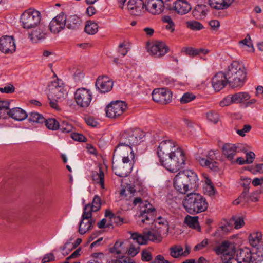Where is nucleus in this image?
<instances>
[{
	"label": "nucleus",
	"instance_id": "nucleus-45",
	"mask_svg": "<svg viewBox=\"0 0 263 263\" xmlns=\"http://www.w3.org/2000/svg\"><path fill=\"white\" fill-rule=\"evenodd\" d=\"M183 248L180 246H175L170 248V255L174 258L182 256Z\"/></svg>",
	"mask_w": 263,
	"mask_h": 263
},
{
	"label": "nucleus",
	"instance_id": "nucleus-21",
	"mask_svg": "<svg viewBox=\"0 0 263 263\" xmlns=\"http://www.w3.org/2000/svg\"><path fill=\"white\" fill-rule=\"evenodd\" d=\"M231 77L246 81L247 72L243 64L237 61L231 63Z\"/></svg>",
	"mask_w": 263,
	"mask_h": 263
},
{
	"label": "nucleus",
	"instance_id": "nucleus-39",
	"mask_svg": "<svg viewBox=\"0 0 263 263\" xmlns=\"http://www.w3.org/2000/svg\"><path fill=\"white\" fill-rule=\"evenodd\" d=\"M184 51L186 55L191 57H195L201 53L205 54L209 52V50L207 49L202 48L196 49L192 47L185 48L184 49Z\"/></svg>",
	"mask_w": 263,
	"mask_h": 263
},
{
	"label": "nucleus",
	"instance_id": "nucleus-24",
	"mask_svg": "<svg viewBox=\"0 0 263 263\" xmlns=\"http://www.w3.org/2000/svg\"><path fill=\"white\" fill-rule=\"evenodd\" d=\"M9 106L7 107L6 117L7 116L17 121H22L28 117V114L25 110L19 107H15L9 109Z\"/></svg>",
	"mask_w": 263,
	"mask_h": 263
},
{
	"label": "nucleus",
	"instance_id": "nucleus-29",
	"mask_svg": "<svg viewBox=\"0 0 263 263\" xmlns=\"http://www.w3.org/2000/svg\"><path fill=\"white\" fill-rule=\"evenodd\" d=\"M95 223V220L92 218L83 219V218H82L79 224V233L81 235L84 234L88 231L91 229Z\"/></svg>",
	"mask_w": 263,
	"mask_h": 263
},
{
	"label": "nucleus",
	"instance_id": "nucleus-62",
	"mask_svg": "<svg viewBox=\"0 0 263 263\" xmlns=\"http://www.w3.org/2000/svg\"><path fill=\"white\" fill-rule=\"evenodd\" d=\"M139 250L140 247L139 246L135 247L134 245H131L128 250V254L134 257L138 254Z\"/></svg>",
	"mask_w": 263,
	"mask_h": 263
},
{
	"label": "nucleus",
	"instance_id": "nucleus-22",
	"mask_svg": "<svg viewBox=\"0 0 263 263\" xmlns=\"http://www.w3.org/2000/svg\"><path fill=\"white\" fill-rule=\"evenodd\" d=\"M145 10L154 15H158L162 12L164 3L162 0H145Z\"/></svg>",
	"mask_w": 263,
	"mask_h": 263
},
{
	"label": "nucleus",
	"instance_id": "nucleus-41",
	"mask_svg": "<svg viewBox=\"0 0 263 263\" xmlns=\"http://www.w3.org/2000/svg\"><path fill=\"white\" fill-rule=\"evenodd\" d=\"M251 261L252 263H260L263 261V250L257 248L251 251Z\"/></svg>",
	"mask_w": 263,
	"mask_h": 263
},
{
	"label": "nucleus",
	"instance_id": "nucleus-2",
	"mask_svg": "<svg viewBox=\"0 0 263 263\" xmlns=\"http://www.w3.org/2000/svg\"><path fill=\"white\" fill-rule=\"evenodd\" d=\"M183 205L187 213L194 215L205 211L208 203L206 199L200 194L191 193L185 197Z\"/></svg>",
	"mask_w": 263,
	"mask_h": 263
},
{
	"label": "nucleus",
	"instance_id": "nucleus-26",
	"mask_svg": "<svg viewBox=\"0 0 263 263\" xmlns=\"http://www.w3.org/2000/svg\"><path fill=\"white\" fill-rule=\"evenodd\" d=\"M46 35L45 27L44 25H41L37 29L29 33V36L33 43H37L44 39Z\"/></svg>",
	"mask_w": 263,
	"mask_h": 263
},
{
	"label": "nucleus",
	"instance_id": "nucleus-23",
	"mask_svg": "<svg viewBox=\"0 0 263 263\" xmlns=\"http://www.w3.org/2000/svg\"><path fill=\"white\" fill-rule=\"evenodd\" d=\"M148 52L156 58H159L165 55L168 51V48L162 42L157 41L148 49Z\"/></svg>",
	"mask_w": 263,
	"mask_h": 263
},
{
	"label": "nucleus",
	"instance_id": "nucleus-12",
	"mask_svg": "<svg viewBox=\"0 0 263 263\" xmlns=\"http://www.w3.org/2000/svg\"><path fill=\"white\" fill-rule=\"evenodd\" d=\"M216 155V151L211 150L209 151L206 158L197 156L196 160L201 166L206 167L216 172L218 170V164L215 161V160L217 159Z\"/></svg>",
	"mask_w": 263,
	"mask_h": 263
},
{
	"label": "nucleus",
	"instance_id": "nucleus-33",
	"mask_svg": "<svg viewBox=\"0 0 263 263\" xmlns=\"http://www.w3.org/2000/svg\"><path fill=\"white\" fill-rule=\"evenodd\" d=\"M250 98V95L247 92H239L231 95V103H240Z\"/></svg>",
	"mask_w": 263,
	"mask_h": 263
},
{
	"label": "nucleus",
	"instance_id": "nucleus-53",
	"mask_svg": "<svg viewBox=\"0 0 263 263\" xmlns=\"http://www.w3.org/2000/svg\"><path fill=\"white\" fill-rule=\"evenodd\" d=\"M153 220H154L153 219ZM154 221H155L156 223H157L159 224L162 225L164 227V228L166 229L167 232L168 231L169 222L166 217H163V216H158L155 220H154ZM153 221H152V222Z\"/></svg>",
	"mask_w": 263,
	"mask_h": 263
},
{
	"label": "nucleus",
	"instance_id": "nucleus-9",
	"mask_svg": "<svg viewBox=\"0 0 263 263\" xmlns=\"http://www.w3.org/2000/svg\"><path fill=\"white\" fill-rule=\"evenodd\" d=\"M177 146L171 140H163L160 143L157 149V155L162 165L164 163V160L168 158Z\"/></svg>",
	"mask_w": 263,
	"mask_h": 263
},
{
	"label": "nucleus",
	"instance_id": "nucleus-32",
	"mask_svg": "<svg viewBox=\"0 0 263 263\" xmlns=\"http://www.w3.org/2000/svg\"><path fill=\"white\" fill-rule=\"evenodd\" d=\"M211 8L220 10L228 8L230 5V0H209Z\"/></svg>",
	"mask_w": 263,
	"mask_h": 263
},
{
	"label": "nucleus",
	"instance_id": "nucleus-1",
	"mask_svg": "<svg viewBox=\"0 0 263 263\" xmlns=\"http://www.w3.org/2000/svg\"><path fill=\"white\" fill-rule=\"evenodd\" d=\"M197 174L191 170L178 173L174 179V186L180 193L185 194L198 186Z\"/></svg>",
	"mask_w": 263,
	"mask_h": 263
},
{
	"label": "nucleus",
	"instance_id": "nucleus-36",
	"mask_svg": "<svg viewBox=\"0 0 263 263\" xmlns=\"http://www.w3.org/2000/svg\"><path fill=\"white\" fill-rule=\"evenodd\" d=\"M145 234L146 236L147 241L160 242L161 241V234L156 231L145 230Z\"/></svg>",
	"mask_w": 263,
	"mask_h": 263
},
{
	"label": "nucleus",
	"instance_id": "nucleus-20",
	"mask_svg": "<svg viewBox=\"0 0 263 263\" xmlns=\"http://www.w3.org/2000/svg\"><path fill=\"white\" fill-rule=\"evenodd\" d=\"M16 46L12 36H4L0 38V51L6 54L12 53L15 51Z\"/></svg>",
	"mask_w": 263,
	"mask_h": 263
},
{
	"label": "nucleus",
	"instance_id": "nucleus-60",
	"mask_svg": "<svg viewBox=\"0 0 263 263\" xmlns=\"http://www.w3.org/2000/svg\"><path fill=\"white\" fill-rule=\"evenodd\" d=\"M246 153V164H251L253 162L255 158V154L253 152H249L245 153Z\"/></svg>",
	"mask_w": 263,
	"mask_h": 263
},
{
	"label": "nucleus",
	"instance_id": "nucleus-18",
	"mask_svg": "<svg viewBox=\"0 0 263 263\" xmlns=\"http://www.w3.org/2000/svg\"><path fill=\"white\" fill-rule=\"evenodd\" d=\"M127 8L132 15H141L145 11V0H129Z\"/></svg>",
	"mask_w": 263,
	"mask_h": 263
},
{
	"label": "nucleus",
	"instance_id": "nucleus-14",
	"mask_svg": "<svg viewBox=\"0 0 263 263\" xmlns=\"http://www.w3.org/2000/svg\"><path fill=\"white\" fill-rule=\"evenodd\" d=\"M229 72H219L216 73L212 79L211 83L213 88L218 92L224 88L229 83Z\"/></svg>",
	"mask_w": 263,
	"mask_h": 263
},
{
	"label": "nucleus",
	"instance_id": "nucleus-52",
	"mask_svg": "<svg viewBox=\"0 0 263 263\" xmlns=\"http://www.w3.org/2000/svg\"><path fill=\"white\" fill-rule=\"evenodd\" d=\"M101 206V199L98 195H95L93 197L91 207L93 209V212H97L100 210Z\"/></svg>",
	"mask_w": 263,
	"mask_h": 263
},
{
	"label": "nucleus",
	"instance_id": "nucleus-48",
	"mask_svg": "<svg viewBox=\"0 0 263 263\" xmlns=\"http://www.w3.org/2000/svg\"><path fill=\"white\" fill-rule=\"evenodd\" d=\"M239 152L246 153V149L243 144L237 143L231 146V157H233L237 153Z\"/></svg>",
	"mask_w": 263,
	"mask_h": 263
},
{
	"label": "nucleus",
	"instance_id": "nucleus-54",
	"mask_svg": "<svg viewBox=\"0 0 263 263\" xmlns=\"http://www.w3.org/2000/svg\"><path fill=\"white\" fill-rule=\"evenodd\" d=\"M206 116L209 121L214 124H216L219 119L218 114L214 111H210L207 112Z\"/></svg>",
	"mask_w": 263,
	"mask_h": 263
},
{
	"label": "nucleus",
	"instance_id": "nucleus-10",
	"mask_svg": "<svg viewBox=\"0 0 263 263\" xmlns=\"http://www.w3.org/2000/svg\"><path fill=\"white\" fill-rule=\"evenodd\" d=\"M74 99L78 106L82 108H86L90 104L92 95L89 90L84 88H79L74 93Z\"/></svg>",
	"mask_w": 263,
	"mask_h": 263
},
{
	"label": "nucleus",
	"instance_id": "nucleus-27",
	"mask_svg": "<svg viewBox=\"0 0 263 263\" xmlns=\"http://www.w3.org/2000/svg\"><path fill=\"white\" fill-rule=\"evenodd\" d=\"M82 20L76 15H70L66 17V27L70 30H77L82 27Z\"/></svg>",
	"mask_w": 263,
	"mask_h": 263
},
{
	"label": "nucleus",
	"instance_id": "nucleus-35",
	"mask_svg": "<svg viewBox=\"0 0 263 263\" xmlns=\"http://www.w3.org/2000/svg\"><path fill=\"white\" fill-rule=\"evenodd\" d=\"M230 223L229 220L226 219H223L220 223V226L217 230L214 233V236H217L220 235V232L222 234L227 233L230 230Z\"/></svg>",
	"mask_w": 263,
	"mask_h": 263
},
{
	"label": "nucleus",
	"instance_id": "nucleus-44",
	"mask_svg": "<svg viewBox=\"0 0 263 263\" xmlns=\"http://www.w3.org/2000/svg\"><path fill=\"white\" fill-rule=\"evenodd\" d=\"M231 220L234 221V228L236 229H240L245 226L244 218L242 216H233Z\"/></svg>",
	"mask_w": 263,
	"mask_h": 263
},
{
	"label": "nucleus",
	"instance_id": "nucleus-46",
	"mask_svg": "<svg viewBox=\"0 0 263 263\" xmlns=\"http://www.w3.org/2000/svg\"><path fill=\"white\" fill-rule=\"evenodd\" d=\"M218 146L221 148L222 155L227 159L230 158V144L223 143L222 142H218Z\"/></svg>",
	"mask_w": 263,
	"mask_h": 263
},
{
	"label": "nucleus",
	"instance_id": "nucleus-63",
	"mask_svg": "<svg viewBox=\"0 0 263 263\" xmlns=\"http://www.w3.org/2000/svg\"><path fill=\"white\" fill-rule=\"evenodd\" d=\"M211 29L213 31H217L220 27V22L216 20H212L209 22Z\"/></svg>",
	"mask_w": 263,
	"mask_h": 263
},
{
	"label": "nucleus",
	"instance_id": "nucleus-49",
	"mask_svg": "<svg viewBox=\"0 0 263 263\" xmlns=\"http://www.w3.org/2000/svg\"><path fill=\"white\" fill-rule=\"evenodd\" d=\"M8 105V101L0 100V118H6L7 107Z\"/></svg>",
	"mask_w": 263,
	"mask_h": 263
},
{
	"label": "nucleus",
	"instance_id": "nucleus-40",
	"mask_svg": "<svg viewBox=\"0 0 263 263\" xmlns=\"http://www.w3.org/2000/svg\"><path fill=\"white\" fill-rule=\"evenodd\" d=\"M242 239L238 236V235L231 236V256L236 252L237 250L241 249L240 245L242 244Z\"/></svg>",
	"mask_w": 263,
	"mask_h": 263
},
{
	"label": "nucleus",
	"instance_id": "nucleus-3",
	"mask_svg": "<svg viewBox=\"0 0 263 263\" xmlns=\"http://www.w3.org/2000/svg\"><path fill=\"white\" fill-rule=\"evenodd\" d=\"M186 160L185 152L177 146L168 158L164 160V163L162 165L170 172H176L184 167Z\"/></svg>",
	"mask_w": 263,
	"mask_h": 263
},
{
	"label": "nucleus",
	"instance_id": "nucleus-19",
	"mask_svg": "<svg viewBox=\"0 0 263 263\" xmlns=\"http://www.w3.org/2000/svg\"><path fill=\"white\" fill-rule=\"evenodd\" d=\"M95 86L99 92L106 93L112 89L113 82L107 76H101L98 77Z\"/></svg>",
	"mask_w": 263,
	"mask_h": 263
},
{
	"label": "nucleus",
	"instance_id": "nucleus-16",
	"mask_svg": "<svg viewBox=\"0 0 263 263\" xmlns=\"http://www.w3.org/2000/svg\"><path fill=\"white\" fill-rule=\"evenodd\" d=\"M153 100L157 103L166 104L172 100V92L165 88L155 89L152 92Z\"/></svg>",
	"mask_w": 263,
	"mask_h": 263
},
{
	"label": "nucleus",
	"instance_id": "nucleus-4",
	"mask_svg": "<svg viewBox=\"0 0 263 263\" xmlns=\"http://www.w3.org/2000/svg\"><path fill=\"white\" fill-rule=\"evenodd\" d=\"M133 203L135 206L139 204L141 206L140 213L137 221L138 224L142 226L144 223H152L154 215L156 211L153 205L147 201H142L140 197L134 198Z\"/></svg>",
	"mask_w": 263,
	"mask_h": 263
},
{
	"label": "nucleus",
	"instance_id": "nucleus-59",
	"mask_svg": "<svg viewBox=\"0 0 263 263\" xmlns=\"http://www.w3.org/2000/svg\"><path fill=\"white\" fill-rule=\"evenodd\" d=\"M252 128L250 125L246 124L245 125L242 129H235L236 132L237 134L241 137H244L246 135V133L249 132Z\"/></svg>",
	"mask_w": 263,
	"mask_h": 263
},
{
	"label": "nucleus",
	"instance_id": "nucleus-37",
	"mask_svg": "<svg viewBox=\"0 0 263 263\" xmlns=\"http://www.w3.org/2000/svg\"><path fill=\"white\" fill-rule=\"evenodd\" d=\"M131 234L130 238L134 240H136L139 245H146L147 243L146 236L144 230L142 234H140L137 232L132 233L129 232Z\"/></svg>",
	"mask_w": 263,
	"mask_h": 263
},
{
	"label": "nucleus",
	"instance_id": "nucleus-47",
	"mask_svg": "<svg viewBox=\"0 0 263 263\" xmlns=\"http://www.w3.org/2000/svg\"><path fill=\"white\" fill-rule=\"evenodd\" d=\"M59 129L64 133H71L73 131V127L72 125L65 121H62L60 123Z\"/></svg>",
	"mask_w": 263,
	"mask_h": 263
},
{
	"label": "nucleus",
	"instance_id": "nucleus-5",
	"mask_svg": "<svg viewBox=\"0 0 263 263\" xmlns=\"http://www.w3.org/2000/svg\"><path fill=\"white\" fill-rule=\"evenodd\" d=\"M40 12L33 9L25 11L21 16L20 21L24 28L30 29L36 27L40 23Z\"/></svg>",
	"mask_w": 263,
	"mask_h": 263
},
{
	"label": "nucleus",
	"instance_id": "nucleus-31",
	"mask_svg": "<svg viewBox=\"0 0 263 263\" xmlns=\"http://www.w3.org/2000/svg\"><path fill=\"white\" fill-rule=\"evenodd\" d=\"M208 11V7L204 4H200L196 6L193 11V15L198 19L204 18Z\"/></svg>",
	"mask_w": 263,
	"mask_h": 263
},
{
	"label": "nucleus",
	"instance_id": "nucleus-50",
	"mask_svg": "<svg viewBox=\"0 0 263 263\" xmlns=\"http://www.w3.org/2000/svg\"><path fill=\"white\" fill-rule=\"evenodd\" d=\"M196 96L192 92H185L183 94L182 97L180 98V101L182 104L187 103L194 99H195Z\"/></svg>",
	"mask_w": 263,
	"mask_h": 263
},
{
	"label": "nucleus",
	"instance_id": "nucleus-13",
	"mask_svg": "<svg viewBox=\"0 0 263 263\" xmlns=\"http://www.w3.org/2000/svg\"><path fill=\"white\" fill-rule=\"evenodd\" d=\"M113 158H121L126 160V159H134L135 156L131 146L122 144L121 140L120 139L119 143L114 151Z\"/></svg>",
	"mask_w": 263,
	"mask_h": 263
},
{
	"label": "nucleus",
	"instance_id": "nucleus-58",
	"mask_svg": "<svg viewBox=\"0 0 263 263\" xmlns=\"http://www.w3.org/2000/svg\"><path fill=\"white\" fill-rule=\"evenodd\" d=\"M247 190L243 191L239 197L233 201V204L235 205H237L241 202H248V199L247 196Z\"/></svg>",
	"mask_w": 263,
	"mask_h": 263
},
{
	"label": "nucleus",
	"instance_id": "nucleus-25",
	"mask_svg": "<svg viewBox=\"0 0 263 263\" xmlns=\"http://www.w3.org/2000/svg\"><path fill=\"white\" fill-rule=\"evenodd\" d=\"M174 10L178 14L183 15L191 10L190 4L185 0H177L174 3Z\"/></svg>",
	"mask_w": 263,
	"mask_h": 263
},
{
	"label": "nucleus",
	"instance_id": "nucleus-42",
	"mask_svg": "<svg viewBox=\"0 0 263 263\" xmlns=\"http://www.w3.org/2000/svg\"><path fill=\"white\" fill-rule=\"evenodd\" d=\"M84 30L88 34H95L98 30V25L93 22L88 21L86 23Z\"/></svg>",
	"mask_w": 263,
	"mask_h": 263
},
{
	"label": "nucleus",
	"instance_id": "nucleus-8",
	"mask_svg": "<svg viewBox=\"0 0 263 263\" xmlns=\"http://www.w3.org/2000/svg\"><path fill=\"white\" fill-rule=\"evenodd\" d=\"M49 92L48 93V99H58L62 100L66 95L64 88L63 83L61 80L52 81L48 85Z\"/></svg>",
	"mask_w": 263,
	"mask_h": 263
},
{
	"label": "nucleus",
	"instance_id": "nucleus-61",
	"mask_svg": "<svg viewBox=\"0 0 263 263\" xmlns=\"http://www.w3.org/2000/svg\"><path fill=\"white\" fill-rule=\"evenodd\" d=\"M71 137L75 141L79 142H84L86 138L82 135L79 133L71 132Z\"/></svg>",
	"mask_w": 263,
	"mask_h": 263
},
{
	"label": "nucleus",
	"instance_id": "nucleus-57",
	"mask_svg": "<svg viewBox=\"0 0 263 263\" xmlns=\"http://www.w3.org/2000/svg\"><path fill=\"white\" fill-rule=\"evenodd\" d=\"M187 26L193 30H200L203 28V25L197 21H189L187 22Z\"/></svg>",
	"mask_w": 263,
	"mask_h": 263
},
{
	"label": "nucleus",
	"instance_id": "nucleus-17",
	"mask_svg": "<svg viewBox=\"0 0 263 263\" xmlns=\"http://www.w3.org/2000/svg\"><path fill=\"white\" fill-rule=\"evenodd\" d=\"M66 16L64 13H60L50 22L49 27L50 31L58 33L64 29L66 26Z\"/></svg>",
	"mask_w": 263,
	"mask_h": 263
},
{
	"label": "nucleus",
	"instance_id": "nucleus-15",
	"mask_svg": "<svg viewBox=\"0 0 263 263\" xmlns=\"http://www.w3.org/2000/svg\"><path fill=\"white\" fill-rule=\"evenodd\" d=\"M251 256V251L249 248L238 249L231 256V263H250Z\"/></svg>",
	"mask_w": 263,
	"mask_h": 263
},
{
	"label": "nucleus",
	"instance_id": "nucleus-7",
	"mask_svg": "<svg viewBox=\"0 0 263 263\" xmlns=\"http://www.w3.org/2000/svg\"><path fill=\"white\" fill-rule=\"evenodd\" d=\"M144 133L139 129H128L124 132L121 136L122 144H126L129 146H136L142 141Z\"/></svg>",
	"mask_w": 263,
	"mask_h": 263
},
{
	"label": "nucleus",
	"instance_id": "nucleus-51",
	"mask_svg": "<svg viewBox=\"0 0 263 263\" xmlns=\"http://www.w3.org/2000/svg\"><path fill=\"white\" fill-rule=\"evenodd\" d=\"M123 243L117 241L115 243L112 249V252L117 254H123L126 251L123 248Z\"/></svg>",
	"mask_w": 263,
	"mask_h": 263
},
{
	"label": "nucleus",
	"instance_id": "nucleus-28",
	"mask_svg": "<svg viewBox=\"0 0 263 263\" xmlns=\"http://www.w3.org/2000/svg\"><path fill=\"white\" fill-rule=\"evenodd\" d=\"M104 174L102 168L98 167L96 170L91 172V178L94 183L99 184L102 189H104Z\"/></svg>",
	"mask_w": 263,
	"mask_h": 263
},
{
	"label": "nucleus",
	"instance_id": "nucleus-11",
	"mask_svg": "<svg viewBox=\"0 0 263 263\" xmlns=\"http://www.w3.org/2000/svg\"><path fill=\"white\" fill-rule=\"evenodd\" d=\"M127 108L125 102L116 101L111 102L106 109V116L110 118H116L121 116Z\"/></svg>",
	"mask_w": 263,
	"mask_h": 263
},
{
	"label": "nucleus",
	"instance_id": "nucleus-6",
	"mask_svg": "<svg viewBox=\"0 0 263 263\" xmlns=\"http://www.w3.org/2000/svg\"><path fill=\"white\" fill-rule=\"evenodd\" d=\"M118 158H112V170L115 174L121 177L127 176L131 172L134 159H122L121 161H119Z\"/></svg>",
	"mask_w": 263,
	"mask_h": 263
},
{
	"label": "nucleus",
	"instance_id": "nucleus-55",
	"mask_svg": "<svg viewBox=\"0 0 263 263\" xmlns=\"http://www.w3.org/2000/svg\"><path fill=\"white\" fill-rule=\"evenodd\" d=\"M92 212H93V209L91 207L90 204H88L84 208L82 218H83V219L92 218Z\"/></svg>",
	"mask_w": 263,
	"mask_h": 263
},
{
	"label": "nucleus",
	"instance_id": "nucleus-56",
	"mask_svg": "<svg viewBox=\"0 0 263 263\" xmlns=\"http://www.w3.org/2000/svg\"><path fill=\"white\" fill-rule=\"evenodd\" d=\"M245 82L237 78L233 77V80L231 81V88L239 89L244 85Z\"/></svg>",
	"mask_w": 263,
	"mask_h": 263
},
{
	"label": "nucleus",
	"instance_id": "nucleus-43",
	"mask_svg": "<svg viewBox=\"0 0 263 263\" xmlns=\"http://www.w3.org/2000/svg\"><path fill=\"white\" fill-rule=\"evenodd\" d=\"M46 126L49 129L55 130L58 129L60 126V123L54 119L49 118L46 120L44 122Z\"/></svg>",
	"mask_w": 263,
	"mask_h": 263
},
{
	"label": "nucleus",
	"instance_id": "nucleus-30",
	"mask_svg": "<svg viewBox=\"0 0 263 263\" xmlns=\"http://www.w3.org/2000/svg\"><path fill=\"white\" fill-rule=\"evenodd\" d=\"M249 242L253 247H258L262 243V235L259 231H254L249 236Z\"/></svg>",
	"mask_w": 263,
	"mask_h": 263
},
{
	"label": "nucleus",
	"instance_id": "nucleus-38",
	"mask_svg": "<svg viewBox=\"0 0 263 263\" xmlns=\"http://www.w3.org/2000/svg\"><path fill=\"white\" fill-rule=\"evenodd\" d=\"M27 117L31 122L42 124L45 121V119L43 115L36 112L29 113Z\"/></svg>",
	"mask_w": 263,
	"mask_h": 263
},
{
	"label": "nucleus",
	"instance_id": "nucleus-34",
	"mask_svg": "<svg viewBox=\"0 0 263 263\" xmlns=\"http://www.w3.org/2000/svg\"><path fill=\"white\" fill-rule=\"evenodd\" d=\"M184 223L187 225L189 227L200 231V227L198 222V217H192L190 215H187L184 218Z\"/></svg>",
	"mask_w": 263,
	"mask_h": 263
},
{
	"label": "nucleus",
	"instance_id": "nucleus-64",
	"mask_svg": "<svg viewBox=\"0 0 263 263\" xmlns=\"http://www.w3.org/2000/svg\"><path fill=\"white\" fill-rule=\"evenodd\" d=\"M55 259V257L52 253H49L46 254L43 257L42 262V263H47L50 261H54Z\"/></svg>",
	"mask_w": 263,
	"mask_h": 263
}]
</instances>
